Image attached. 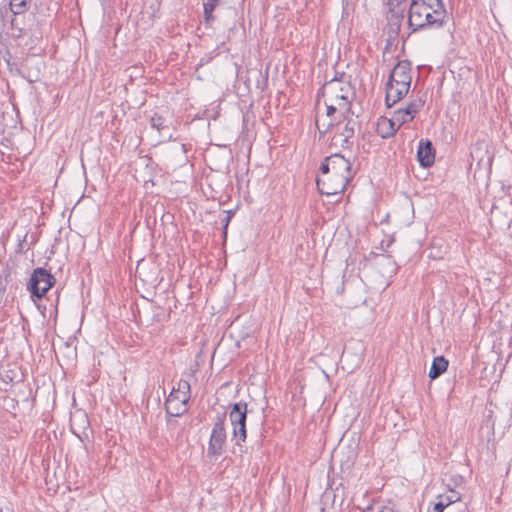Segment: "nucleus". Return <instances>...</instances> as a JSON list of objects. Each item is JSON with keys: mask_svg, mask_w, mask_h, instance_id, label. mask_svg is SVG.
I'll list each match as a JSON object with an SVG mask.
<instances>
[{"mask_svg": "<svg viewBox=\"0 0 512 512\" xmlns=\"http://www.w3.org/2000/svg\"><path fill=\"white\" fill-rule=\"evenodd\" d=\"M321 176L316 179L318 191L322 195L342 194L353 179L351 163L341 154H332L320 165Z\"/></svg>", "mask_w": 512, "mask_h": 512, "instance_id": "1", "label": "nucleus"}, {"mask_svg": "<svg viewBox=\"0 0 512 512\" xmlns=\"http://www.w3.org/2000/svg\"><path fill=\"white\" fill-rule=\"evenodd\" d=\"M320 91H322L323 94L328 92L333 95L335 99L340 100L341 102L338 105L345 110L347 107H350V101L355 95L354 88L350 81L346 80V74L344 72L337 73L334 78L324 84Z\"/></svg>", "mask_w": 512, "mask_h": 512, "instance_id": "2", "label": "nucleus"}, {"mask_svg": "<svg viewBox=\"0 0 512 512\" xmlns=\"http://www.w3.org/2000/svg\"><path fill=\"white\" fill-rule=\"evenodd\" d=\"M54 284V276L45 268L38 267L33 270L27 284V289L33 299H41Z\"/></svg>", "mask_w": 512, "mask_h": 512, "instance_id": "3", "label": "nucleus"}, {"mask_svg": "<svg viewBox=\"0 0 512 512\" xmlns=\"http://www.w3.org/2000/svg\"><path fill=\"white\" fill-rule=\"evenodd\" d=\"M226 414H218L213 424L210 434L207 454L210 457H218L224 452L226 445V429H225Z\"/></svg>", "mask_w": 512, "mask_h": 512, "instance_id": "4", "label": "nucleus"}, {"mask_svg": "<svg viewBox=\"0 0 512 512\" xmlns=\"http://www.w3.org/2000/svg\"><path fill=\"white\" fill-rule=\"evenodd\" d=\"M431 7H427L423 0H411L409 11H408V27L411 32H417L423 30V19L429 15Z\"/></svg>", "mask_w": 512, "mask_h": 512, "instance_id": "5", "label": "nucleus"}, {"mask_svg": "<svg viewBox=\"0 0 512 512\" xmlns=\"http://www.w3.org/2000/svg\"><path fill=\"white\" fill-rule=\"evenodd\" d=\"M354 113L350 107H347L343 112L345 124L340 129L338 136L341 137V147L350 148L353 145V138L357 129L360 128V123L357 117H353Z\"/></svg>", "mask_w": 512, "mask_h": 512, "instance_id": "6", "label": "nucleus"}, {"mask_svg": "<svg viewBox=\"0 0 512 512\" xmlns=\"http://www.w3.org/2000/svg\"><path fill=\"white\" fill-rule=\"evenodd\" d=\"M425 99L422 96H417L410 100L404 108H399L394 111L393 116L400 126L410 122L414 119L416 114L424 107Z\"/></svg>", "mask_w": 512, "mask_h": 512, "instance_id": "7", "label": "nucleus"}, {"mask_svg": "<svg viewBox=\"0 0 512 512\" xmlns=\"http://www.w3.org/2000/svg\"><path fill=\"white\" fill-rule=\"evenodd\" d=\"M26 12L12 13L7 33L14 38H21L32 30V23L30 17H26Z\"/></svg>", "mask_w": 512, "mask_h": 512, "instance_id": "8", "label": "nucleus"}, {"mask_svg": "<svg viewBox=\"0 0 512 512\" xmlns=\"http://www.w3.org/2000/svg\"><path fill=\"white\" fill-rule=\"evenodd\" d=\"M411 62L408 60L399 61L392 69L388 81L398 84L411 85Z\"/></svg>", "mask_w": 512, "mask_h": 512, "instance_id": "9", "label": "nucleus"}, {"mask_svg": "<svg viewBox=\"0 0 512 512\" xmlns=\"http://www.w3.org/2000/svg\"><path fill=\"white\" fill-rule=\"evenodd\" d=\"M410 89L409 84H398L394 81H387L385 102L388 107H392L405 97Z\"/></svg>", "mask_w": 512, "mask_h": 512, "instance_id": "10", "label": "nucleus"}, {"mask_svg": "<svg viewBox=\"0 0 512 512\" xmlns=\"http://www.w3.org/2000/svg\"><path fill=\"white\" fill-rule=\"evenodd\" d=\"M187 403L182 402V397L176 394L175 387H173L165 401V411L169 416L179 417L187 411Z\"/></svg>", "mask_w": 512, "mask_h": 512, "instance_id": "11", "label": "nucleus"}, {"mask_svg": "<svg viewBox=\"0 0 512 512\" xmlns=\"http://www.w3.org/2000/svg\"><path fill=\"white\" fill-rule=\"evenodd\" d=\"M404 14L405 12H402L400 9H388L386 14V30L390 38L395 39L399 35L404 20Z\"/></svg>", "mask_w": 512, "mask_h": 512, "instance_id": "12", "label": "nucleus"}, {"mask_svg": "<svg viewBox=\"0 0 512 512\" xmlns=\"http://www.w3.org/2000/svg\"><path fill=\"white\" fill-rule=\"evenodd\" d=\"M417 159L422 167H430L435 161V149L428 139H421L417 149Z\"/></svg>", "mask_w": 512, "mask_h": 512, "instance_id": "13", "label": "nucleus"}, {"mask_svg": "<svg viewBox=\"0 0 512 512\" xmlns=\"http://www.w3.org/2000/svg\"><path fill=\"white\" fill-rule=\"evenodd\" d=\"M400 127L394 116L391 119L382 117L377 122L376 131L381 138L388 139L394 136Z\"/></svg>", "mask_w": 512, "mask_h": 512, "instance_id": "14", "label": "nucleus"}, {"mask_svg": "<svg viewBox=\"0 0 512 512\" xmlns=\"http://www.w3.org/2000/svg\"><path fill=\"white\" fill-rule=\"evenodd\" d=\"M446 18V10L445 9H436L432 8L429 10V15L426 16V19H423V30L431 29V28H441L445 23Z\"/></svg>", "mask_w": 512, "mask_h": 512, "instance_id": "15", "label": "nucleus"}, {"mask_svg": "<svg viewBox=\"0 0 512 512\" xmlns=\"http://www.w3.org/2000/svg\"><path fill=\"white\" fill-rule=\"evenodd\" d=\"M229 419L232 426L246 423L247 420V403L240 401L231 405Z\"/></svg>", "mask_w": 512, "mask_h": 512, "instance_id": "16", "label": "nucleus"}, {"mask_svg": "<svg viewBox=\"0 0 512 512\" xmlns=\"http://www.w3.org/2000/svg\"><path fill=\"white\" fill-rule=\"evenodd\" d=\"M449 362L444 356H437L433 359L428 376L434 380L441 376L448 368Z\"/></svg>", "mask_w": 512, "mask_h": 512, "instance_id": "17", "label": "nucleus"}, {"mask_svg": "<svg viewBox=\"0 0 512 512\" xmlns=\"http://www.w3.org/2000/svg\"><path fill=\"white\" fill-rule=\"evenodd\" d=\"M220 1L221 0H207L203 3V15L206 25H211V23L215 20L213 12L215 8L220 4Z\"/></svg>", "mask_w": 512, "mask_h": 512, "instance_id": "18", "label": "nucleus"}, {"mask_svg": "<svg viewBox=\"0 0 512 512\" xmlns=\"http://www.w3.org/2000/svg\"><path fill=\"white\" fill-rule=\"evenodd\" d=\"M176 394L182 397V402H188L191 394V386L189 381L180 379L177 388H175Z\"/></svg>", "mask_w": 512, "mask_h": 512, "instance_id": "19", "label": "nucleus"}, {"mask_svg": "<svg viewBox=\"0 0 512 512\" xmlns=\"http://www.w3.org/2000/svg\"><path fill=\"white\" fill-rule=\"evenodd\" d=\"M233 437L235 439V444L238 446H241V443L246 441V438H247L246 423L233 426Z\"/></svg>", "mask_w": 512, "mask_h": 512, "instance_id": "20", "label": "nucleus"}, {"mask_svg": "<svg viewBox=\"0 0 512 512\" xmlns=\"http://www.w3.org/2000/svg\"><path fill=\"white\" fill-rule=\"evenodd\" d=\"M150 124L151 127L156 129L158 132L168 129V120L157 113L151 116Z\"/></svg>", "mask_w": 512, "mask_h": 512, "instance_id": "21", "label": "nucleus"}, {"mask_svg": "<svg viewBox=\"0 0 512 512\" xmlns=\"http://www.w3.org/2000/svg\"><path fill=\"white\" fill-rule=\"evenodd\" d=\"M31 5V0H10L9 8L11 13L26 12Z\"/></svg>", "mask_w": 512, "mask_h": 512, "instance_id": "22", "label": "nucleus"}, {"mask_svg": "<svg viewBox=\"0 0 512 512\" xmlns=\"http://www.w3.org/2000/svg\"><path fill=\"white\" fill-rule=\"evenodd\" d=\"M388 9H400L402 12L406 11L407 8V0H388Z\"/></svg>", "mask_w": 512, "mask_h": 512, "instance_id": "23", "label": "nucleus"}, {"mask_svg": "<svg viewBox=\"0 0 512 512\" xmlns=\"http://www.w3.org/2000/svg\"><path fill=\"white\" fill-rule=\"evenodd\" d=\"M453 503V500L449 499L447 503L444 502H437L433 506L432 512H443L447 506Z\"/></svg>", "mask_w": 512, "mask_h": 512, "instance_id": "24", "label": "nucleus"}, {"mask_svg": "<svg viewBox=\"0 0 512 512\" xmlns=\"http://www.w3.org/2000/svg\"><path fill=\"white\" fill-rule=\"evenodd\" d=\"M6 15L7 9L0 8V34L5 31L6 28Z\"/></svg>", "mask_w": 512, "mask_h": 512, "instance_id": "25", "label": "nucleus"}, {"mask_svg": "<svg viewBox=\"0 0 512 512\" xmlns=\"http://www.w3.org/2000/svg\"><path fill=\"white\" fill-rule=\"evenodd\" d=\"M230 221H231V216H225L222 219L223 236H224V238H226V236H227V228H228V225H229Z\"/></svg>", "mask_w": 512, "mask_h": 512, "instance_id": "26", "label": "nucleus"}, {"mask_svg": "<svg viewBox=\"0 0 512 512\" xmlns=\"http://www.w3.org/2000/svg\"><path fill=\"white\" fill-rule=\"evenodd\" d=\"M349 512H372V508L368 507L367 509H361L360 507H353Z\"/></svg>", "mask_w": 512, "mask_h": 512, "instance_id": "27", "label": "nucleus"}, {"mask_svg": "<svg viewBox=\"0 0 512 512\" xmlns=\"http://www.w3.org/2000/svg\"><path fill=\"white\" fill-rule=\"evenodd\" d=\"M326 107H327V116L333 115L337 110V108L334 105H326Z\"/></svg>", "mask_w": 512, "mask_h": 512, "instance_id": "28", "label": "nucleus"}, {"mask_svg": "<svg viewBox=\"0 0 512 512\" xmlns=\"http://www.w3.org/2000/svg\"><path fill=\"white\" fill-rule=\"evenodd\" d=\"M7 379H8V380H5V381H6V383H10V382H12V381H13V378H12V377H10V376H8V375H7Z\"/></svg>", "mask_w": 512, "mask_h": 512, "instance_id": "29", "label": "nucleus"}, {"mask_svg": "<svg viewBox=\"0 0 512 512\" xmlns=\"http://www.w3.org/2000/svg\"><path fill=\"white\" fill-rule=\"evenodd\" d=\"M233 215H234V212H232V211H228L226 214V216H231V218L233 217Z\"/></svg>", "mask_w": 512, "mask_h": 512, "instance_id": "30", "label": "nucleus"}]
</instances>
